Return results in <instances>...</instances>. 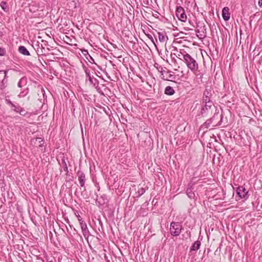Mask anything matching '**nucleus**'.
Here are the masks:
<instances>
[{
  "label": "nucleus",
  "mask_w": 262,
  "mask_h": 262,
  "mask_svg": "<svg viewBox=\"0 0 262 262\" xmlns=\"http://www.w3.org/2000/svg\"><path fill=\"white\" fill-rule=\"evenodd\" d=\"M183 58L188 68L195 73L198 69V64L195 60L187 53L183 56Z\"/></svg>",
  "instance_id": "obj_1"
},
{
  "label": "nucleus",
  "mask_w": 262,
  "mask_h": 262,
  "mask_svg": "<svg viewBox=\"0 0 262 262\" xmlns=\"http://www.w3.org/2000/svg\"><path fill=\"white\" fill-rule=\"evenodd\" d=\"M182 226L181 223L179 222H172L170 225V234L174 236H178L182 230Z\"/></svg>",
  "instance_id": "obj_2"
},
{
  "label": "nucleus",
  "mask_w": 262,
  "mask_h": 262,
  "mask_svg": "<svg viewBox=\"0 0 262 262\" xmlns=\"http://www.w3.org/2000/svg\"><path fill=\"white\" fill-rule=\"evenodd\" d=\"M177 17L182 21L185 22L187 20V16L183 7L179 6L176 10Z\"/></svg>",
  "instance_id": "obj_3"
},
{
  "label": "nucleus",
  "mask_w": 262,
  "mask_h": 262,
  "mask_svg": "<svg viewBox=\"0 0 262 262\" xmlns=\"http://www.w3.org/2000/svg\"><path fill=\"white\" fill-rule=\"evenodd\" d=\"M237 193L241 198H245L248 194V191L243 186H239L237 189Z\"/></svg>",
  "instance_id": "obj_4"
},
{
  "label": "nucleus",
  "mask_w": 262,
  "mask_h": 262,
  "mask_svg": "<svg viewBox=\"0 0 262 262\" xmlns=\"http://www.w3.org/2000/svg\"><path fill=\"white\" fill-rule=\"evenodd\" d=\"M6 76L7 73L6 71H0V83H2L1 89L5 88V84L7 82Z\"/></svg>",
  "instance_id": "obj_5"
},
{
  "label": "nucleus",
  "mask_w": 262,
  "mask_h": 262,
  "mask_svg": "<svg viewBox=\"0 0 262 262\" xmlns=\"http://www.w3.org/2000/svg\"><path fill=\"white\" fill-rule=\"evenodd\" d=\"M222 16L225 21L230 19V13H229V8L227 7H224L222 10Z\"/></svg>",
  "instance_id": "obj_6"
},
{
  "label": "nucleus",
  "mask_w": 262,
  "mask_h": 262,
  "mask_svg": "<svg viewBox=\"0 0 262 262\" xmlns=\"http://www.w3.org/2000/svg\"><path fill=\"white\" fill-rule=\"evenodd\" d=\"M11 105L12 107V110L16 113L20 114L21 115H25L26 114L25 110L20 106H16L12 103H11Z\"/></svg>",
  "instance_id": "obj_7"
},
{
  "label": "nucleus",
  "mask_w": 262,
  "mask_h": 262,
  "mask_svg": "<svg viewBox=\"0 0 262 262\" xmlns=\"http://www.w3.org/2000/svg\"><path fill=\"white\" fill-rule=\"evenodd\" d=\"M78 181L81 187H83L85 184V174L80 171L78 172Z\"/></svg>",
  "instance_id": "obj_8"
},
{
  "label": "nucleus",
  "mask_w": 262,
  "mask_h": 262,
  "mask_svg": "<svg viewBox=\"0 0 262 262\" xmlns=\"http://www.w3.org/2000/svg\"><path fill=\"white\" fill-rule=\"evenodd\" d=\"M212 105V102L208 100V102H206L204 106L202 107L201 113L202 114H204L207 111H208L209 109H210L211 106Z\"/></svg>",
  "instance_id": "obj_9"
},
{
  "label": "nucleus",
  "mask_w": 262,
  "mask_h": 262,
  "mask_svg": "<svg viewBox=\"0 0 262 262\" xmlns=\"http://www.w3.org/2000/svg\"><path fill=\"white\" fill-rule=\"evenodd\" d=\"M80 227L81 230L82 231L83 234L84 236L88 235L89 233V231L88 228L87 227L86 224L83 222H81Z\"/></svg>",
  "instance_id": "obj_10"
},
{
  "label": "nucleus",
  "mask_w": 262,
  "mask_h": 262,
  "mask_svg": "<svg viewBox=\"0 0 262 262\" xmlns=\"http://www.w3.org/2000/svg\"><path fill=\"white\" fill-rule=\"evenodd\" d=\"M27 84V78L26 77H22L19 81L17 85L19 88L25 87Z\"/></svg>",
  "instance_id": "obj_11"
},
{
  "label": "nucleus",
  "mask_w": 262,
  "mask_h": 262,
  "mask_svg": "<svg viewBox=\"0 0 262 262\" xmlns=\"http://www.w3.org/2000/svg\"><path fill=\"white\" fill-rule=\"evenodd\" d=\"M18 51L19 52V53H20L23 55H27V56L30 55L29 52L27 49V48L24 46H20L18 48Z\"/></svg>",
  "instance_id": "obj_12"
},
{
  "label": "nucleus",
  "mask_w": 262,
  "mask_h": 262,
  "mask_svg": "<svg viewBox=\"0 0 262 262\" xmlns=\"http://www.w3.org/2000/svg\"><path fill=\"white\" fill-rule=\"evenodd\" d=\"M174 93L173 88L170 86L166 87L165 89V94L168 95H172Z\"/></svg>",
  "instance_id": "obj_13"
},
{
  "label": "nucleus",
  "mask_w": 262,
  "mask_h": 262,
  "mask_svg": "<svg viewBox=\"0 0 262 262\" xmlns=\"http://www.w3.org/2000/svg\"><path fill=\"white\" fill-rule=\"evenodd\" d=\"M201 246V242L199 241H196L194 243L193 245L192 246L191 248V251H196L198 250Z\"/></svg>",
  "instance_id": "obj_14"
},
{
  "label": "nucleus",
  "mask_w": 262,
  "mask_h": 262,
  "mask_svg": "<svg viewBox=\"0 0 262 262\" xmlns=\"http://www.w3.org/2000/svg\"><path fill=\"white\" fill-rule=\"evenodd\" d=\"M158 37L159 41L161 42H164L166 40V37L163 33L158 32Z\"/></svg>",
  "instance_id": "obj_15"
},
{
  "label": "nucleus",
  "mask_w": 262,
  "mask_h": 262,
  "mask_svg": "<svg viewBox=\"0 0 262 262\" xmlns=\"http://www.w3.org/2000/svg\"><path fill=\"white\" fill-rule=\"evenodd\" d=\"M145 192V190L144 188L140 187L138 188L137 191L136 193V196L139 198Z\"/></svg>",
  "instance_id": "obj_16"
},
{
  "label": "nucleus",
  "mask_w": 262,
  "mask_h": 262,
  "mask_svg": "<svg viewBox=\"0 0 262 262\" xmlns=\"http://www.w3.org/2000/svg\"><path fill=\"white\" fill-rule=\"evenodd\" d=\"M0 6L4 11L7 12L8 11L9 9L7 6V4L6 2H2L0 4Z\"/></svg>",
  "instance_id": "obj_17"
},
{
  "label": "nucleus",
  "mask_w": 262,
  "mask_h": 262,
  "mask_svg": "<svg viewBox=\"0 0 262 262\" xmlns=\"http://www.w3.org/2000/svg\"><path fill=\"white\" fill-rule=\"evenodd\" d=\"M29 92V89L28 88H25L23 91H21L19 94L18 95L19 97H24L26 96Z\"/></svg>",
  "instance_id": "obj_18"
},
{
  "label": "nucleus",
  "mask_w": 262,
  "mask_h": 262,
  "mask_svg": "<svg viewBox=\"0 0 262 262\" xmlns=\"http://www.w3.org/2000/svg\"><path fill=\"white\" fill-rule=\"evenodd\" d=\"M196 33L197 34L198 37L200 39H203L206 36L205 33L203 32V33H201L199 30H196Z\"/></svg>",
  "instance_id": "obj_19"
},
{
  "label": "nucleus",
  "mask_w": 262,
  "mask_h": 262,
  "mask_svg": "<svg viewBox=\"0 0 262 262\" xmlns=\"http://www.w3.org/2000/svg\"><path fill=\"white\" fill-rule=\"evenodd\" d=\"M186 192L189 198L192 199L194 196V194L192 192L191 189H187Z\"/></svg>",
  "instance_id": "obj_20"
},
{
  "label": "nucleus",
  "mask_w": 262,
  "mask_h": 262,
  "mask_svg": "<svg viewBox=\"0 0 262 262\" xmlns=\"http://www.w3.org/2000/svg\"><path fill=\"white\" fill-rule=\"evenodd\" d=\"M184 54H183L181 52H179L178 54L177 55V57L179 58H180V59H182L181 58V57H183V56L184 55Z\"/></svg>",
  "instance_id": "obj_21"
},
{
  "label": "nucleus",
  "mask_w": 262,
  "mask_h": 262,
  "mask_svg": "<svg viewBox=\"0 0 262 262\" xmlns=\"http://www.w3.org/2000/svg\"><path fill=\"white\" fill-rule=\"evenodd\" d=\"M5 54V50L4 49L0 48V55L4 56Z\"/></svg>",
  "instance_id": "obj_22"
},
{
  "label": "nucleus",
  "mask_w": 262,
  "mask_h": 262,
  "mask_svg": "<svg viewBox=\"0 0 262 262\" xmlns=\"http://www.w3.org/2000/svg\"><path fill=\"white\" fill-rule=\"evenodd\" d=\"M85 73H86V74L87 75V76L89 77L90 81L92 82V79H91V76L89 75V73L88 71H85Z\"/></svg>",
  "instance_id": "obj_23"
},
{
  "label": "nucleus",
  "mask_w": 262,
  "mask_h": 262,
  "mask_svg": "<svg viewBox=\"0 0 262 262\" xmlns=\"http://www.w3.org/2000/svg\"><path fill=\"white\" fill-rule=\"evenodd\" d=\"M258 5L259 6V7H262V0H259Z\"/></svg>",
  "instance_id": "obj_24"
},
{
  "label": "nucleus",
  "mask_w": 262,
  "mask_h": 262,
  "mask_svg": "<svg viewBox=\"0 0 262 262\" xmlns=\"http://www.w3.org/2000/svg\"><path fill=\"white\" fill-rule=\"evenodd\" d=\"M78 221H79V223H80V225H81V222H83V221L82 220V219H81L80 216L78 217Z\"/></svg>",
  "instance_id": "obj_25"
},
{
  "label": "nucleus",
  "mask_w": 262,
  "mask_h": 262,
  "mask_svg": "<svg viewBox=\"0 0 262 262\" xmlns=\"http://www.w3.org/2000/svg\"><path fill=\"white\" fill-rule=\"evenodd\" d=\"M38 140L39 142L42 141L40 138H38L36 139V141Z\"/></svg>",
  "instance_id": "obj_26"
},
{
  "label": "nucleus",
  "mask_w": 262,
  "mask_h": 262,
  "mask_svg": "<svg viewBox=\"0 0 262 262\" xmlns=\"http://www.w3.org/2000/svg\"><path fill=\"white\" fill-rule=\"evenodd\" d=\"M8 103L11 105V103L12 102L10 100H8Z\"/></svg>",
  "instance_id": "obj_27"
},
{
  "label": "nucleus",
  "mask_w": 262,
  "mask_h": 262,
  "mask_svg": "<svg viewBox=\"0 0 262 262\" xmlns=\"http://www.w3.org/2000/svg\"><path fill=\"white\" fill-rule=\"evenodd\" d=\"M209 99L208 98H207V97H206V99H205V100L206 101L207 100H208Z\"/></svg>",
  "instance_id": "obj_28"
},
{
  "label": "nucleus",
  "mask_w": 262,
  "mask_h": 262,
  "mask_svg": "<svg viewBox=\"0 0 262 262\" xmlns=\"http://www.w3.org/2000/svg\"><path fill=\"white\" fill-rule=\"evenodd\" d=\"M148 37H149V38H151V39H152V41H153L152 37L151 36V37H149V36H148Z\"/></svg>",
  "instance_id": "obj_29"
}]
</instances>
